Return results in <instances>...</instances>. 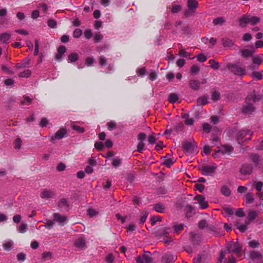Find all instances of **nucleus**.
Here are the masks:
<instances>
[{
    "label": "nucleus",
    "mask_w": 263,
    "mask_h": 263,
    "mask_svg": "<svg viewBox=\"0 0 263 263\" xmlns=\"http://www.w3.org/2000/svg\"><path fill=\"white\" fill-rule=\"evenodd\" d=\"M241 247L240 243L238 242H231L227 245V250L226 251H221L219 256L218 262L221 263L222 259L224 258L225 255L228 253H232V255H229L228 259L226 261V263H235V260L234 255H236L237 257H240L241 252Z\"/></svg>",
    "instance_id": "obj_1"
},
{
    "label": "nucleus",
    "mask_w": 263,
    "mask_h": 263,
    "mask_svg": "<svg viewBox=\"0 0 263 263\" xmlns=\"http://www.w3.org/2000/svg\"><path fill=\"white\" fill-rule=\"evenodd\" d=\"M182 147L184 153L187 155L196 154L197 153V146L193 140L184 141L182 143Z\"/></svg>",
    "instance_id": "obj_2"
},
{
    "label": "nucleus",
    "mask_w": 263,
    "mask_h": 263,
    "mask_svg": "<svg viewBox=\"0 0 263 263\" xmlns=\"http://www.w3.org/2000/svg\"><path fill=\"white\" fill-rule=\"evenodd\" d=\"M227 67L235 74L242 76L245 74V66L238 62L234 64H229Z\"/></svg>",
    "instance_id": "obj_3"
},
{
    "label": "nucleus",
    "mask_w": 263,
    "mask_h": 263,
    "mask_svg": "<svg viewBox=\"0 0 263 263\" xmlns=\"http://www.w3.org/2000/svg\"><path fill=\"white\" fill-rule=\"evenodd\" d=\"M198 6V3L195 0H187V10L184 13L185 16L193 15Z\"/></svg>",
    "instance_id": "obj_4"
},
{
    "label": "nucleus",
    "mask_w": 263,
    "mask_h": 263,
    "mask_svg": "<svg viewBox=\"0 0 263 263\" xmlns=\"http://www.w3.org/2000/svg\"><path fill=\"white\" fill-rule=\"evenodd\" d=\"M252 58V64L249 65V68L251 69H255L258 68L263 61V54L251 56Z\"/></svg>",
    "instance_id": "obj_5"
},
{
    "label": "nucleus",
    "mask_w": 263,
    "mask_h": 263,
    "mask_svg": "<svg viewBox=\"0 0 263 263\" xmlns=\"http://www.w3.org/2000/svg\"><path fill=\"white\" fill-rule=\"evenodd\" d=\"M260 99V97L259 96L257 97L254 92L248 96V114H251L255 110V108L252 104L249 103L248 102H252L254 103Z\"/></svg>",
    "instance_id": "obj_6"
},
{
    "label": "nucleus",
    "mask_w": 263,
    "mask_h": 263,
    "mask_svg": "<svg viewBox=\"0 0 263 263\" xmlns=\"http://www.w3.org/2000/svg\"><path fill=\"white\" fill-rule=\"evenodd\" d=\"M217 168L215 164L204 165L201 167V171L202 174L205 176L212 175L215 172Z\"/></svg>",
    "instance_id": "obj_7"
},
{
    "label": "nucleus",
    "mask_w": 263,
    "mask_h": 263,
    "mask_svg": "<svg viewBox=\"0 0 263 263\" xmlns=\"http://www.w3.org/2000/svg\"><path fill=\"white\" fill-rule=\"evenodd\" d=\"M233 148L231 146H230V145L222 146L218 151H217L213 154V157L214 158L218 157V155L219 153H221L222 155L226 154H230L233 151Z\"/></svg>",
    "instance_id": "obj_8"
},
{
    "label": "nucleus",
    "mask_w": 263,
    "mask_h": 263,
    "mask_svg": "<svg viewBox=\"0 0 263 263\" xmlns=\"http://www.w3.org/2000/svg\"><path fill=\"white\" fill-rule=\"evenodd\" d=\"M137 263H151L152 258L149 253H147L142 256H139L136 259Z\"/></svg>",
    "instance_id": "obj_9"
},
{
    "label": "nucleus",
    "mask_w": 263,
    "mask_h": 263,
    "mask_svg": "<svg viewBox=\"0 0 263 263\" xmlns=\"http://www.w3.org/2000/svg\"><path fill=\"white\" fill-rule=\"evenodd\" d=\"M259 212L255 210H250L248 213V224L254 222L258 217Z\"/></svg>",
    "instance_id": "obj_10"
},
{
    "label": "nucleus",
    "mask_w": 263,
    "mask_h": 263,
    "mask_svg": "<svg viewBox=\"0 0 263 263\" xmlns=\"http://www.w3.org/2000/svg\"><path fill=\"white\" fill-rule=\"evenodd\" d=\"M53 219L61 225H63L67 221L66 216L59 213H54L53 214Z\"/></svg>",
    "instance_id": "obj_11"
},
{
    "label": "nucleus",
    "mask_w": 263,
    "mask_h": 263,
    "mask_svg": "<svg viewBox=\"0 0 263 263\" xmlns=\"http://www.w3.org/2000/svg\"><path fill=\"white\" fill-rule=\"evenodd\" d=\"M66 134V130L64 128L59 129L54 135L51 137V141H54L56 139L63 138Z\"/></svg>",
    "instance_id": "obj_12"
},
{
    "label": "nucleus",
    "mask_w": 263,
    "mask_h": 263,
    "mask_svg": "<svg viewBox=\"0 0 263 263\" xmlns=\"http://www.w3.org/2000/svg\"><path fill=\"white\" fill-rule=\"evenodd\" d=\"M195 200L197 201L199 204L200 208L202 209H205L208 206V204L205 201V198L202 195H197L195 198Z\"/></svg>",
    "instance_id": "obj_13"
},
{
    "label": "nucleus",
    "mask_w": 263,
    "mask_h": 263,
    "mask_svg": "<svg viewBox=\"0 0 263 263\" xmlns=\"http://www.w3.org/2000/svg\"><path fill=\"white\" fill-rule=\"evenodd\" d=\"M247 135V132L245 130L241 131L239 132L237 140L239 144L241 145V146H243L245 145V143L246 141V136Z\"/></svg>",
    "instance_id": "obj_14"
},
{
    "label": "nucleus",
    "mask_w": 263,
    "mask_h": 263,
    "mask_svg": "<svg viewBox=\"0 0 263 263\" xmlns=\"http://www.w3.org/2000/svg\"><path fill=\"white\" fill-rule=\"evenodd\" d=\"M74 246L78 249H84L85 247V240L82 237H80L74 241Z\"/></svg>",
    "instance_id": "obj_15"
},
{
    "label": "nucleus",
    "mask_w": 263,
    "mask_h": 263,
    "mask_svg": "<svg viewBox=\"0 0 263 263\" xmlns=\"http://www.w3.org/2000/svg\"><path fill=\"white\" fill-rule=\"evenodd\" d=\"M11 37V34L8 32H4L0 34V42L8 44Z\"/></svg>",
    "instance_id": "obj_16"
},
{
    "label": "nucleus",
    "mask_w": 263,
    "mask_h": 263,
    "mask_svg": "<svg viewBox=\"0 0 263 263\" xmlns=\"http://www.w3.org/2000/svg\"><path fill=\"white\" fill-rule=\"evenodd\" d=\"M54 195V192L51 190H44L41 193V197L43 199L51 198Z\"/></svg>",
    "instance_id": "obj_17"
},
{
    "label": "nucleus",
    "mask_w": 263,
    "mask_h": 263,
    "mask_svg": "<svg viewBox=\"0 0 263 263\" xmlns=\"http://www.w3.org/2000/svg\"><path fill=\"white\" fill-rule=\"evenodd\" d=\"M260 18L257 16L248 15V24L255 25L260 22Z\"/></svg>",
    "instance_id": "obj_18"
},
{
    "label": "nucleus",
    "mask_w": 263,
    "mask_h": 263,
    "mask_svg": "<svg viewBox=\"0 0 263 263\" xmlns=\"http://www.w3.org/2000/svg\"><path fill=\"white\" fill-rule=\"evenodd\" d=\"M247 220H245L244 223H240L239 220L237 219L236 221L235 225L237 229L241 232H244L246 229Z\"/></svg>",
    "instance_id": "obj_19"
},
{
    "label": "nucleus",
    "mask_w": 263,
    "mask_h": 263,
    "mask_svg": "<svg viewBox=\"0 0 263 263\" xmlns=\"http://www.w3.org/2000/svg\"><path fill=\"white\" fill-rule=\"evenodd\" d=\"M13 242L11 240H5L3 243V247L5 250L9 251L13 247Z\"/></svg>",
    "instance_id": "obj_20"
},
{
    "label": "nucleus",
    "mask_w": 263,
    "mask_h": 263,
    "mask_svg": "<svg viewBox=\"0 0 263 263\" xmlns=\"http://www.w3.org/2000/svg\"><path fill=\"white\" fill-rule=\"evenodd\" d=\"M66 47L64 46H61L58 49V54L56 56V59L58 60H61L63 55L66 52Z\"/></svg>",
    "instance_id": "obj_21"
},
{
    "label": "nucleus",
    "mask_w": 263,
    "mask_h": 263,
    "mask_svg": "<svg viewBox=\"0 0 263 263\" xmlns=\"http://www.w3.org/2000/svg\"><path fill=\"white\" fill-rule=\"evenodd\" d=\"M190 87L194 90H197L200 87V83L197 80H192L189 82Z\"/></svg>",
    "instance_id": "obj_22"
},
{
    "label": "nucleus",
    "mask_w": 263,
    "mask_h": 263,
    "mask_svg": "<svg viewBox=\"0 0 263 263\" xmlns=\"http://www.w3.org/2000/svg\"><path fill=\"white\" fill-rule=\"evenodd\" d=\"M176 258L170 254H165L162 258V260L164 263H170L175 260Z\"/></svg>",
    "instance_id": "obj_23"
},
{
    "label": "nucleus",
    "mask_w": 263,
    "mask_h": 263,
    "mask_svg": "<svg viewBox=\"0 0 263 263\" xmlns=\"http://www.w3.org/2000/svg\"><path fill=\"white\" fill-rule=\"evenodd\" d=\"M222 213L226 217H229L233 214L234 211L230 206H225L223 208Z\"/></svg>",
    "instance_id": "obj_24"
},
{
    "label": "nucleus",
    "mask_w": 263,
    "mask_h": 263,
    "mask_svg": "<svg viewBox=\"0 0 263 263\" xmlns=\"http://www.w3.org/2000/svg\"><path fill=\"white\" fill-rule=\"evenodd\" d=\"M192 241L194 244H198L201 240V237L198 234L195 233H191Z\"/></svg>",
    "instance_id": "obj_25"
},
{
    "label": "nucleus",
    "mask_w": 263,
    "mask_h": 263,
    "mask_svg": "<svg viewBox=\"0 0 263 263\" xmlns=\"http://www.w3.org/2000/svg\"><path fill=\"white\" fill-rule=\"evenodd\" d=\"M257 51L255 45H248V57L252 56Z\"/></svg>",
    "instance_id": "obj_26"
},
{
    "label": "nucleus",
    "mask_w": 263,
    "mask_h": 263,
    "mask_svg": "<svg viewBox=\"0 0 263 263\" xmlns=\"http://www.w3.org/2000/svg\"><path fill=\"white\" fill-rule=\"evenodd\" d=\"M221 193L225 196L229 197L231 194V191L227 186L223 185L221 187Z\"/></svg>",
    "instance_id": "obj_27"
},
{
    "label": "nucleus",
    "mask_w": 263,
    "mask_h": 263,
    "mask_svg": "<svg viewBox=\"0 0 263 263\" xmlns=\"http://www.w3.org/2000/svg\"><path fill=\"white\" fill-rule=\"evenodd\" d=\"M58 206L60 208L68 209L69 205L67 200L65 198L61 199L59 202Z\"/></svg>",
    "instance_id": "obj_28"
},
{
    "label": "nucleus",
    "mask_w": 263,
    "mask_h": 263,
    "mask_svg": "<svg viewBox=\"0 0 263 263\" xmlns=\"http://www.w3.org/2000/svg\"><path fill=\"white\" fill-rule=\"evenodd\" d=\"M250 256L253 259H260L262 257L261 254L259 252L256 251L251 252Z\"/></svg>",
    "instance_id": "obj_29"
},
{
    "label": "nucleus",
    "mask_w": 263,
    "mask_h": 263,
    "mask_svg": "<svg viewBox=\"0 0 263 263\" xmlns=\"http://www.w3.org/2000/svg\"><path fill=\"white\" fill-rule=\"evenodd\" d=\"M208 98L206 96H202L198 98L197 100L198 105H204L208 103Z\"/></svg>",
    "instance_id": "obj_30"
},
{
    "label": "nucleus",
    "mask_w": 263,
    "mask_h": 263,
    "mask_svg": "<svg viewBox=\"0 0 263 263\" xmlns=\"http://www.w3.org/2000/svg\"><path fill=\"white\" fill-rule=\"evenodd\" d=\"M162 163L167 167H170L174 163L173 159L170 156L165 158L163 159Z\"/></svg>",
    "instance_id": "obj_31"
},
{
    "label": "nucleus",
    "mask_w": 263,
    "mask_h": 263,
    "mask_svg": "<svg viewBox=\"0 0 263 263\" xmlns=\"http://www.w3.org/2000/svg\"><path fill=\"white\" fill-rule=\"evenodd\" d=\"M182 117L183 119H184V122L186 125H191L193 124L194 122L193 119L189 118L188 115L184 114V115H182Z\"/></svg>",
    "instance_id": "obj_32"
},
{
    "label": "nucleus",
    "mask_w": 263,
    "mask_h": 263,
    "mask_svg": "<svg viewBox=\"0 0 263 263\" xmlns=\"http://www.w3.org/2000/svg\"><path fill=\"white\" fill-rule=\"evenodd\" d=\"M222 44L224 47H230L234 45V42L232 40L226 38L222 40Z\"/></svg>",
    "instance_id": "obj_33"
},
{
    "label": "nucleus",
    "mask_w": 263,
    "mask_h": 263,
    "mask_svg": "<svg viewBox=\"0 0 263 263\" xmlns=\"http://www.w3.org/2000/svg\"><path fill=\"white\" fill-rule=\"evenodd\" d=\"M78 59V55L77 53H72L68 57V62H74Z\"/></svg>",
    "instance_id": "obj_34"
},
{
    "label": "nucleus",
    "mask_w": 263,
    "mask_h": 263,
    "mask_svg": "<svg viewBox=\"0 0 263 263\" xmlns=\"http://www.w3.org/2000/svg\"><path fill=\"white\" fill-rule=\"evenodd\" d=\"M178 95L174 93H171L168 98L169 102L172 103H175L178 100Z\"/></svg>",
    "instance_id": "obj_35"
},
{
    "label": "nucleus",
    "mask_w": 263,
    "mask_h": 263,
    "mask_svg": "<svg viewBox=\"0 0 263 263\" xmlns=\"http://www.w3.org/2000/svg\"><path fill=\"white\" fill-rule=\"evenodd\" d=\"M250 158L251 161L254 163L255 165H257L259 163L260 159L258 155L256 154H252L250 156Z\"/></svg>",
    "instance_id": "obj_36"
},
{
    "label": "nucleus",
    "mask_w": 263,
    "mask_h": 263,
    "mask_svg": "<svg viewBox=\"0 0 263 263\" xmlns=\"http://www.w3.org/2000/svg\"><path fill=\"white\" fill-rule=\"evenodd\" d=\"M250 76L252 77L253 79L258 80H261L262 78L261 73L257 71H253L252 73L250 74Z\"/></svg>",
    "instance_id": "obj_37"
},
{
    "label": "nucleus",
    "mask_w": 263,
    "mask_h": 263,
    "mask_svg": "<svg viewBox=\"0 0 263 263\" xmlns=\"http://www.w3.org/2000/svg\"><path fill=\"white\" fill-rule=\"evenodd\" d=\"M263 183L261 181H254L253 184V186L256 189L258 192H260L261 190Z\"/></svg>",
    "instance_id": "obj_38"
},
{
    "label": "nucleus",
    "mask_w": 263,
    "mask_h": 263,
    "mask_svg": "<svg viewBox=\"0 0 263 263\" xmlns=\"http://www.w3.org/2000/svg\"><path fill=\"white\" fill-rule=\"evenodd\" d=\"M106 125L108 130H112L114 129H115L117 126L116 123L114 121H110L107 123Z\"/></svg>",
    "instance_id": "obj_39"
},
{
    "label": "nucleus",
    "mask_w": 263,
    "mask_h": 263,
    "mask_svg": "<svg viewBox=\"0 0 263 263\" xmlns=\"http://www.w3.org/2000/svg\"><path fill=\"white\" fill-rule=\"evenodd\" d=\"M154 209L157 212L162 213L164 210V206L161 204H156L154 206Z\"/></svg>",
    "instance_id": "obj_40"
},
{
    "label": "nucleus",
    "mask_w": 263,
    "mask_h": 263,
    "mask_svg": "<svg viewBox=\"0 0 263 263\" xmlns=\"http://www.w3.org/2000/svg\"><path fill=\"white\" fill-rule=\"evenodd\" d=\"M209 63L211 65L210 66L214 69H217L219 67V65L218 63L216 62L214 60H210L209 61Z\"/></svg>",
    "instance_id": "obj_41"
},
{
    "label": "nucleus",
    "mask_w": 263,
    "mask_h": 263,
    "mask_svg": "<svg viewBox=\"0 0 263 263\" xmlns=\"http://www.w3.org/2000/svg\"><path fill=\"white\" fill-rule=\"evenodd\" d=\"M212 99L214 101H218L220 98V93L217 91H214L212 93Z\"/></svg>",
    "instance_id": "obj_42"
},
{
    "label": "nucleus",
    "mask_w": 263,
    "mask_h": 263,
    "mask_svg": "<svg viewBox=\"0 0 263 263\" xmlns=\"http://www.w3.org/2000/svg\"><path fill=\"white\" fill-rule=\"evenodd\" d=\"M179 55L184 58H190L191 54L187 52L184 49H181L179 50Z\"/></svg>",
    "instance_id": "obj_43"
},
{
    "label": "nucleus",
    "mask_w": 263,
    "mask_h": 263,
    "mask_svg": "<svg viewBox=\"0 0 263 263\" xmlns=\"http://www.w3.org/2000/svg\"><path fill=\"white\" fill-rule=\"evenodd\" d=\"M248 244L249 246L252 248H258L260 245L259 242L255 240L250 241L248 242Z\"/></svg>",
    "instance_id": "obj_44"
},
{
    "label": "nucleus",
    "mask_w": 263,
    "mask_h": 263,
    "mask_svg": "<svg viewBox=\"0 0 263 263\" xmlns=\"http://www.w3.org/2000/svg\"><path fill=\"white\" fill-rule=\"evenodd\" d=\"M121 163V159L119 158H114L112 162V165L115 167H117L120 165Z\"/></svg>",
    "instance_id": "obj_45"
},
{
    "label": "nucleus",
    "mask_w": 263,
    "mask_h": 263,
    "mask_svg": "<svg viewBox=\"0 0 263 263\" xmlns=\"http://www.w3.org/2000/svg\"><path fill=\"white\" fill-rule=\"evenodd\" d=\"M31 74V71L29 69L25 70L19 74V77L21 78H28Z\"/></svg>",
    "instance_id": "obj_46"
},
{
    "label": "nucleus",
    "mask_w": 263,
    "mask_h": 263,
    "mask_svg": "<svg viewBox=\"0 0 263 263\" xmlns=\"http://www.w3.org/2000/svg\"><path fill=\"white\" fill-rule=\"evenodd\" d=\"M239 25L242 27L247 26V16L246 15H243L239 20Z\"/></svg>",
    "instance_id": "obj_47"
},
{
    "label": "nucleus",
    "mask_w": 263,
    "mask_h": 263,
    "mask_svg": "<svg viewBox=\"0 0 263 263\" xmlns=\"http://www.w3.org/2000/svg\"><path fill=\"white\" fill-rule=\"evenodd\" d=\"M181 6L178 5H173L171 11L173 13H177L179 11H180L181 10Z\"/></svg>",
    "instance_id": "obj_48"
},
{
    "label": "nucleus",
    "mask_w": 263,
    "mask_h": 263,
    "mask_svg": "<svg viewBox=\"0 0 263 263\" xmlns=\"http://www.w3.org/2000/svg\"><path fill=\"white\" fill-rule=\"evenodd\" d=\"M27 229V225L26 224H22L18 228V231L20 233H25Z\"/></svg>",
    "instance_id": "obj_49"
},
{
    "label": "nucleus",
    "mask_w": 263,
    "mask_h": 263,
    "mask_svg": "<svg viewBox=\"0 0 263 263\" xmlns=\"http://www.w3.org/2000/svg\"><path fill=\"white\" fill-rule=\"evenodd\" d=\"M82 32L80 29H76L74 30L73 36L75 38H78L82 35Z\"/></svg>",
    "instance_id": "obj_50"
},
{
    "label": "nucleus",
    "mask_w": 263,
    "mask_h": 263,
    "mask_svg": "<svg viewBox=\"0 0 263 263\" xmlns=\"http://www.w3.org/2000/svg\"><path fill=\"white\" fill-rule=\"evenodd\" d=\"M191 71L193 74H197L199 71V68L197 65H194L191 67Z\"/></svg>",
    "instance_id": "obj_51"
},
{
    "label": "nucleus",
    "mask_w": 263,
    "mask_h": 263,
    "mask_svg": "<svg viewBox=\"0 0 263 263\" xmlns=\"http://www.w3.org/2000/svg\"><path fill=\"white\" fill-rule=\"evenodd\" d=\"M47 24L50 28H55L57 26V22L54 20L50 19L48 21Z\"/></svg>",
    "instance_id": "obj_52"
},
{
    "label": "nucleus",
    "mask_w": 263,
    "mask_h": 263,
    "mask_svg": "<svg viewBox=\"0 0 263 263\" xmlns=\"http://www.w3.org/2000/svg\"><path fill=\"white\" fill-rule=\"evenodd\" d=\"M202 126L204 132L207 133L210 132L212 127L209 123H205L203 124Z\"/></svg>",
    "instance_id": "obj_53"
},
{
    "label": "nucleus",
    "mask_w": 263,
    "mask_h": 263,
    "mask_svg": "<svg viewBox=\"0 0 263 263\" xmlns=\"http://www.w3.org/2000/svg\"><path fill=\"white\" fill-rule=\"evenodd\" d=\"M224 22V19L222 17H218L213 20V24L215 25H221Z\"/></svg>",
    "instance_id": "obj_54"
},
{
    "label": "nucleus",
    "mask_w": 263,
    "mask_h": 263,
    "mask_svg": "<svg viewBox=\"0 0 263 263\" xmlns=\"http://www.w3.org/2000/svg\"><path fill=\"white\" fill-rule=\"evenodd\" d=\"M72 129L77 131L78 132L80 133H83L84 132V128L82 127H80L78 125H74L73 124L72 126Z\"/></svg>",
    "instance_id": "obj_55"
},
{
    "label": "nucleus",
    "mask_w": 263,
    "mask_h": 263,
    "mask_svg": "<svg viewBox=\"0 0 263 263\" xmlns=\"http://www.w3.org/2000/svg\"><path fill=\"white\" fill-rule=\"evenodd\" d=\"M144 143L143 142L140 141L137 145V151L139 153H142L144 150Z\"/></svg>",
    "instance_id": "obj_56"
},
{
    "label": "nucleus",
    "mask_w": 263,
    "mask_h": 263,
    "mask_svg": "<svg viewBox=\"0 0 263 263\" xmlns=\"http://www.w3.org/2000/svg\"><path fill=\"white\" fill-rule=\"evenodd\" d=\"M103 39V35L99 33H97L94 35L93 39L96 43L100 42Z\"/></svg>",
    "instance_id": "obj_57"
},
{
    "label": "nucleus",
    "mask_w": 263,
    "mask_h": 263,
    "mask_svg": "<svg viewBox=\"0 0 263 263\" xmlns=\"http://www.w3.org/2000/svg\"><path fill=\"white\" fill-rule=\"evenodd\" d=\"M95 147L98 150L101 151L103 148L104 145L101 142H96L95 144Z\"/></svg>",
    "instance_id": "obj_58"
},
{
    "label": "nucleus",
    "mask_w": 263,
    "mask_h": 263,
    "mask_svg": "<svg viewBox=\"0 0 263 263\" xmlns=\"http://www.w3.org/2000/svg\"><path fill=\"white\" fill-rule=\"evenodd\" d=\"M97 214L98 212L92 209H89L87 210V214L90 217L95 216L97 215Z\"/></svg>",
    "instance_id": "obj_59"
},
{
    "label": "nucleus",
    "mask_w": 263,
    "mask_h": 263,
    "mask_svg": "<svg viewBox=\"0 0 263 263\" xmlns=\"http://www.w3.org/2000/svg\"><path fill=\"white\" fill-rule=\"evenodd\" d=\"M147 215L148 213L146 212H144L142 213V215L140 218V222L141 223H143L145 221Z\"/></svg>",
    "instance_id": "obj_60"
},
{
    "label": "nucleus",
    "mask_w": 263,
    "mask_h": 263,
    "mask_svg": "<svg viewBox=\"0 0 263 263\" xmlns=\"http://www.w3.org/2000/svg\"><path fill=\"white\" fill-rule=\"evenodd\" d=\"M183 225L182 224H177L174 226V231L176 233H178L183 229Z\"/></svg>",
    "instance_id": "obj_61"
},
{
    "label": "nucleus",
    "mask_w": 263,
    "mask_h": 263,
    "mask_svg": "<svg viewBox=\"0 0 263 263\" xmlns=\"http://www.w3.org/2000/svg\"><path fill=\"white\" fill-rule=\"evenodd\" d=\"M22 145V141L20 138H17L15 141V148L16 149L20 148Z\"/></svg>",
    "instance_id": "obj_62"
},
{
    "label": "nucleus",
    "mask_w": 263,
    "mask_h": 263,
    "mask_svg": "<svg viewBox=\"0 0 263 263\" xmlns=\"http://www.w3.org/2000/svg\"><path fill=\"white\" fill-rule=\"evenodd\" d=\"M235 215L237 216L238 217H243L245 216V213L243 212V211L242 209H238L237 210V211L235 212Z\"/></svg>",
    "instance_id": "obj_63"
},
{
    "label": "nucleus",
    "mask_w": 263,
    "mask_h": 263,
    "mask_svg": "<svg viewBox=\"0 0 263 263\" xmlns=\"http://www.w3.org/2000/svg\"><path fill=\"white\" fill-rule=\"evenodd\" d=\"M256 48H261L263 47V41L261 40H258L255 43Z\"/></svg>",
    "instance_id": "obj_64"
}]
</instances>
